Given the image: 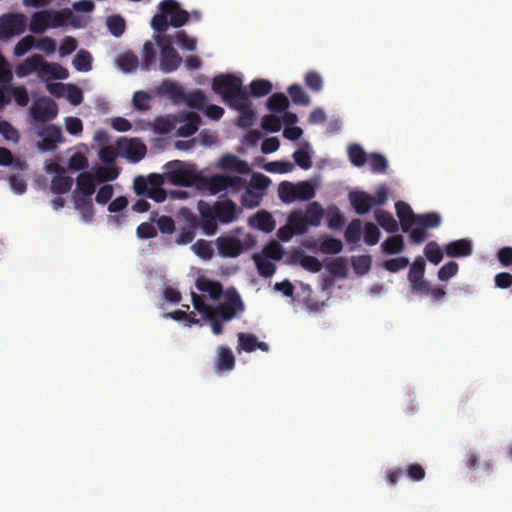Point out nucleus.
Segmentation results:
<instances>
[{
	"mask_svg": "<svg viewBox=\"0 0 512 512\" xmlns=\"http://www.w3.org/2000/svg\"><path fill=\"white\" fill-rule=\"evenodd\" d=\"M212 89L230 108L233 106L243 107L241 102H246V98L249 97L243 89L242 79L232 74L215 76L212 80Z\"/></svg>",
	"mask_w": 512,
	"mask_h": 512,
	"instance_id": "nucleus-1",
	"label": "nucleus"
},
{
	"mask_svg": "<svg viewBox=\"0 0 512 512\" xmlns=\"http://www.w3.org/2000/svg\"><path fill=\"white\" fill-rule=\"evenodd\" d=\"M159 13L151 20V27L159 33L168 30L169 26L179 28L189 20V13L182 9L175 0H163L158 5Z\"/></svg>",
	"mask_w": 512,
	"mask_h": 512,
	"instance_id": "nucleus-2",
	"label": "nucleus"
},
{
	"mask_svg": "<svg viewBox=\"0 0 512 512\" xmlns=\"http://www.w3.org/2000/svg\"><path fill=\"white\" fill-rule=\"evenodd\" d=\"M32 73L39 76H49L54 79H66L69 76L68 70L58 63H49L40 54H33L27 57L16 67L18 77H26Z\"/></svg>",
	"mask_w": 512,
	"mask_h": 512,
	"instance_id": "nucleus-3",
	"label": "nucleus"
},
{
	"mask_svg": "<svg viewBox=\"0 0 512 512\" xmlns=\"http://www.w3.org/2000/svg\"><path fill=\"white\" fill-rule=\"evenodd\" d=\"M165 176L169 183L184 187H202L204 176L195 169L194 165L175 160L166 164Z\"/></svg>",
	"mask_w": 512,
	"mask_h": 512,
	"instance_id": "nucleus-4",
	"label": "nucleus"
},
{
	"mask_svg": "<svg viewBox=\"0 0 512 512\" xmlns=\"http://www.w3.org/2000/svg\"><path fill=\"white\" fill-rule=\"evenodd\" d=\"M224 295L226 302L218 304L216 307L212 308L210 315L227 322L236 317L238 313L244 311V304L235 288L227 289Z\"/></svg>",
	"mask_w": 512,
	"mask_h": 512,
	"instance_id": "nucleus-5",
	"label": "nucleus"
},
{
	"mask_svg": "<svg viewBox=\"0 0 512 512\" xmlns=\"http://www.w3.org/2000/svg\"><path fill=\"white\" fill-rule=\"evenodd\" d=\"M160 46V69L164 73H171L179 68L182 58L175 48L171 45L172 37L162 35L157 39Z\"/></svg>",
	"mask_w": 512,
	"mask_h": 512,
	"instance_id": "nucleus-6",
	"label": "nucleus"
},
{
	"mask_svg": "<svg viewBox=\"0 0 512 512\" xmlns=\"http://www.w3.org/2000/svg\"><path fill=\"white\" fill-rule=\"evenodd\" d=\"M27 18L21 13L5 14L0 18V39L6 40L26 30Z\"/></svg>",
	"mask_w": 512,
	"mask_h": 512,
	"instance_id": "nucleus-7",
	"label": "nucleus"
},
{
	"mask_svg": "<svg viewBox=\"0 0 512 512\" xmlns=\"http://www.w3.org/2000/svg\"><path fill=\"white\" fill-rule=\"evenodd\" d=\"M117 150L120 155L134 163L142 160L147 152L146 145L141 140L136 138L119 139L117 141Z\"/></svg>",
	"mask_w": 512,
	"mask_h": 512,
	"instance_id": "nucleus-8",
	"label": "nucleus"
},
{
	"mask_svg": "<svg viewBox=\"0 0 512 512\" xmlns=\"http://www.w3.org/2000/svg\"><path fill=\"white\" fill-rule=\"evenodd\" d=\"M425 259L418 256V294L427 296L432 302H438L446 295L445 287H433L431 283L424 279Z\"/></svg>",
	"mask_w": 512,
	"mask_h": 512,
	"instance_id": "nucleus-9",
	"label": "nucleus"
},
{
	"mask_svg": "<svg viewBox=\"0 0 512 512\" xmlns=\"http://www.w3.org/2000/svg\"><path fill=\"white\" fill-rule=\"evenodd\" d=\"M42 140L38 142L37 147L40 151H53L57 144L63 141L61 127L50 124L37 132Z\"/></svg>",
	"mask_w": 512,
	"mask_h": 512,
	"instance_id": "nucleus-10",
	"label": "nucleus"
},
{
	"mask_svg": "<svg viewBox=\"0 0 512 512\" xmlns=\"http://www.w3.org/2000/svg\"><path fill=\"white\" fill-rule=\"evenodd\" d=\"M215 244L219 256L224 258H235L243 252L242 241L233 236H219Z\"/></svg>",
	"mask_w": 512,
	"mask_h": 512,
	"instance_id": "nucleus-11",
	"label": "nucleus"
},
{
	"mask_svg": "<svg viewBox=\"0 0 512 512\" xmlns=\"http://www.w3.org/2000/svg\"><path fill=\"white\" fill-rule=\"evenodd\" d=\"M212 214L222 224H229L237 218V205L230 199L210 204Z\"/></svg>",
	"mask_w": 512,
	"mask_h": 512,
	"instance_id": "nucleus-12",
	"label": "nucleus"
},
{
	"mask_svg": "<svg viewBox=\"0 0 512 512\" xmlns=\"http://www.w3.org/2000/svg\"><path fill=\"white\" fill-rule=\"evenodd\" d=\"M395 208L403 231H409L410 242L416 243V228H412V225L416 222V218L411 207L403 201H398L395 204Z\"/></svg>",
	"mask_w": 512,
	"mask_h": 512,
	"instance_id": "nucleus-13",
	"label": "nucleus"
},
{
	"mask_svg": "<svg viewBox=\"0 0 512 512\" xmlns=\"http://www.w3.org/2000/svg\"><path fill=\"white\" fill-rule=\"evenodd\" d=\"M34 120L45 122L53 120L58 114L57 104L49 98L40 99L31 109Z\"/></svg>",
	"mask_w": 512,
	"mask_h": 512,
	"instance_id": "nucleus-14",
	"label": "nucleus"
},
{
	"mask_svg": "<svg viewBox=\"0 0 512 512\" xmlns=\"http://www.w3.org/2000/svg\"><path fill=\"white\" fill-rule=\"evenodd\" d=\"M218 167L224 171H233L241 175L249 174L251 169L249 164L233 154H224L219 162Z\"/></svg>",
	"mask_w": 512,
	"mask_h": 512,
	"instance_id": "nucleus-15",
	"label": "nucleus"
},
{
	"mask_svg": "<svg viewBox=\"0 0 512 512\" xmlns=\"http://www.w3.org/2000/svg\"><path fill=\"white\" fill-rule=\"evenodd\" d=\"M348 198L353 209L359 215L368 213L374 205V197L363 191H352Z\"/></svg>",
	"mask_w": 512,
	"mask_h": 512,
	"instance_id": "nucleus-16",
	"label": "nucleus"
},
{
	"mask_svg": "<svg viewBox=\"0 0 512 512\" xmlns=\"http://www.w3.org/2000/svg\"><path fill=\"white\" fill-rule=\"evenodd\" d=\"M198 211L201 217V227L204 233L208 236L214 235L217 230V219L212 214L210 203L199 201Z\"/></svg>",
	"mask_w": 512,
	"mask_h": 512,
	"instance_id": "nucleus-17",
	"label": "nucleus"
},
{
	"mask_svg": "<svg viewBox=\"0 0 512 512\" xmlns=\"http://www.w3.org/2000/svg\"><path fill=\"white\" fill-rule=\"evenodd\" d=\"M249 224L265 233H270L275 229L276 223L272 215L261 210L249 219Z\"/></svg>",
	"mask_w": 512,
	"mask_h": 512,
	"instance_id": "nucleus-18",
	"label": "nucleus"
},
{
	"mask_svg": "<svg viewBox=\"0 0 512 512\" xmlns=\"http://www.w3.org/2000/svg\"><path fill=\"white\" fill-rule=\"evenodd\" d=\"M445 253L449 257H465L472 253V243L467 239H459L445 245Z\"/></svg>",
	"mask_w": 512,
	"mask_h": 512,
	"instance_id": "nucleus-19",
	"label": "nucleus"
},
{
	"mask_svg": "<svg viewBox=\"0 0 512 512\" xmlns=\"http://www.w3.org/2000/svg\"><path fill=\"white\" fill-rule=\"evenodd\" d=\"M95 180L96 178L89 172L80 173L77 177V189L75 193L79 192L80 196L91 197L96 190Z\"/></svg>",
	"mask_w": 512,
	"mask_h": 512,
	"instance_id": "nucleus-20",
	"label": "nucleus"
},
{
	"mask_svg": "<svg viewBox=\"0 0 512 512\" xmlns=\"http://www.w3.org/2000/svg\"><path fill=\"white\" fill-rule=\"evenodd\" d=\"M74 207L81 213L85 221H91L94 215V206L91 197L80 196L78 193L73 195Z\"/></svg>",
	"mask_w": 512,
	"mask_h": 512,
	"instance_id": "nucleus-21",
	"label": "nucleus"
},
{
	"mask_svg": "<svg viewBox=\"0 0 512 512\" xmlns=\"http://www.w3.org/2000/svg\"><path fill=\"white\" fill-rule=\"evenodd\" d=\"M243 107L233 106L231 109H234L240 113L237 118V125L242 128L250 127L254 121V111L252 109V103L250 98H246V102H241Z\"/></svg>",
	"mask_w": 512,
	"mask_h": 512,
	"instance_id": "nucleus-22",
	"label": "nucleus"
},
{
	"mask_svg": "<svg viewBox=\"0 0 512 512\" xmlns=\"http://www.w3.org/2000/svg\"><path fill=\"white\" fill-rule=\"evenodd\" d=\"M217 354L216 369L218 371H231L235 366V357L231 349L219 346Z\"/></svg>",
	"mask_w": 512,
	"mask_h": 512,
	"instance_id": "nucleus-23",
	"label": "nucleus"
},
{
	"mask_svg": "<svg viewBox=\"0 0 512 512\" xmlns=\"http://www.w3.org/2000/svg\"><path fill=\"white\" fill-rule=\"evenodd\" d=\"M200 120L198 114L193 112L187 113L184 123L177 129V135L184 138L192 136L197 132Z\"/></svg>",
	"mask_w": 512,
	"mask_h": 512,
	"instance_id": "nucleus-24",
	"label": "nucleus"
},
{
	"mask_svg": "<svg viewBox=\"0 0 512 512\" xmlns=\"http://www.w3.org/2000/svg\"><path fill=\"white\" fill-rule=\"evenodd\" d=\"M196 287L201 292H207L213 300H218L223 294L222 284L218 281L201 278L196 281Z\"/></svg>",
	"mask_w": 512,
	"mask_h": 512,
	"instance_id": "nucleus-25",
	"label": "nucleus"
},
{
	"mask_svg": "<svg viewBox=\"0 0 512 512\" xmlns=\"http://www.w3.org/2000/svg\"><path fill=\"white\" fill-rule=\"evenodd\" d=\"M409 478L412 481L416 480V464H410L407 471L402 468L391 469L386 473L387 483L395 485L401 478Z\"/></svg>",
	"mask_w": 512,
	"mask_h": 512,
	"instance_id": "nucleus-26",
	"label": "nucleus"
},
{
	"mask_svg": "<svg viewBox=\"0 0 512 512\" xmlns=\"http://www.w3.org/2000/svg\"><path fill=\"white\" fill-rule=\"evenodd\" d=\"M377 223L387 232L393 233L398 231V222L393 215L385 210L377 209L374 212Z\"/></svg>",
	"mask_w": 512,
	"mask_h": 512,
	"instance_id": "nucleus-27",
	"label": "nucleus"
},
{
	"mask_svg": "<svg viewBox=\"0 0 512 512\" xmlns=\"http://www.w3.org/2000/svg\"><path fill=\"white\" fill-rule=\"evenodd\" d=\"M48 10L35 12L30 21L29 29L31 32L40 34L50 28L48 23Z\"/></svg>",
	"mask_w": 512,
	"mask_h": 512,
	"instance_id": "nucleus-28",
	"label": "nucleus"
},
{
	"mask_svg": "<svg viewBox=\"0 0 512 512\" xmlns=\"http://www.w3.org/2000/svg\"><path fill=\"white\" fill-rule=\"evenodd\" d=\"M48 23L50 28H59L66 25L67 21L73 16L70 9L66 8L60 11L48 10Z\"/></svg>",
	"mask_w": 512,
	"mask_h": 512,
	"instance_id": "nucleus-29",
	"label": "nucleus"
},
{
	"mask_svg": "<svg viewBox=\"0 0 512 512\" xmlns=\"http://www.w3.org/2000/svg\"><path fill=\"white\" fill-rule=\"evenodd\" d=\"M73 185V179L64 174L55 175L51 181V191L54 194L61 195L69 192Z\"/></svg>",
	"mask_w": 512,
	"mask_h": 512,
	"instance_id": "nucleus-30",
	"label": "nucleus"
},
{
	"mask_svg": "<svg viewBox=\"0 0 512 512\" xmlns=\"http://www.w3.org/2000/svg\"><path fill=\"white\" fill-rule=\"evenodd\" d=\"M288 223L292 226L297 235H302L308 231V223L305 215L300 210H294L288 216Z\"/></svg>",
	"mask_w": 512,
	"mask_h": 512,
	"instance_id": "nucleus-31",
	"label": "nucleus"
},
{
	"mask_svg": "<svg viewBox=\"0 0 512 512\" xmlns=\"http://www.w3.org/2000/svg\"><path fill=\"white\" fill-rule=\"evenodd\" d=\"M423 254L425 259L434 265H438L444 257L443 249L435 241H430L425 245Z\"/></svg>",
	"mask_w": 512,
	"mask_h": 512,
	"instance_id": "nucleus-32",
	"label": "nucleus"
},
{
	"mask_svg": "<svg viewBox=\"0 0 512 512\" xmlns=\"http://www.w3.org/2000/svg\"><path fill=\"white\" fill-rule=\"evenodd\" d=\"M192 251L197 255L200 259L204 261L211 260L214 255V250L212 248L211 242L198 239L192 246Z\"/></svg>",
	"mask_w": 512,
	"mask_h": 512,
	"instance_id": "nucleus-33",
	"label": "nucleus"
},
{
	"mask_svg": "<svg viewBox=\"0 0 512 512\" xmlns=\"http://www.w3.org/2000/svg\"><path fill=\"white\" fill-rule=\"evenodd\" d=\"M323 216L324 209L318 202H312L309 204L305 215L309 226H319Z\"/></svg>",
	"mask_w": 512,
	"mask_h": 512,
	"instance_id": "nucleus-34",
	"label": "nucleus"
},
{
	"mask_svg": "<svg viewBox=\"0 0 512 512\" xmlns=\"http://www.w3.org/2000/svg\"><path fill=\"white\" fill-rule=\"evenodd\" d=\"M278 197L286 204L296 201V185L289 181L281 182L278 186Z\"/></svg>",
	"mask_w": 512,
	"mask_h": 512,
	"instance_id": "nucleus-35",
	"label": "nucleus"
},
{
	"mask_svg": "<svg viewBox=\"0 0 512 512\" xmlns=\"http://www.w3.org/2000/svg\"><path fill=\"white\" fill-rule=\"evenodd\" d=\"M288 106V98L283 93H275L267 100V108L272 112H285Z\"/></svg>",
	"mask_w": 512,
	"mask_h": 512,
	"instance_id": "nucleus-36",
	"label": "nucleus"
},
{
	"mask_svg": "<svg viewBox=\"0 0 512 512\" xmlns=\"http://www.w3.org/2000/svg\"><path fill=\"white\" fill-rule=\"evenodd\" d=\"M253 259L255 261L258 273L262 277L269 278L273 276L276 271V266L273 262L258 254H255Z\"/></svg>",
	"mask_w": 512,
	"mask_h": 512,
	"instance_id": "nucleus-37",
	"label": "nucleus"
},
{
	"mask_svg": "<svg viewBox=\"0 0 512 512\" xmlns=\"http://www.w3.org/2000/svg\"><path fill=\"white\" fill-rule=\"evenodd\" d=\"M362 223L359 219H353L347 226L344 236L350 244H357L361 239Z\"/></svg>",
	"mask_w": 512,
	"mask_h": 512,
	"instance_id": "nucleus-38",
	"label": "nucleus"
},
{
	"mask_svg": "<svg viewBox=\"0 0 512 512\" xmlns=\"http://www.w3.org/2000/svg\"><path fill=\"white\" fill-rule=\"evenodd\" d=\"M225 183V175L218 174L209 178L204 177L202 187H206L211 194H217L226 190Z\"/></svg>",
	"mask_w": 512,
	"mask_h": 512,
	"instance_id": "nucleus-39",
	"label": "nucleus"
},
{
	"mask_svg": "<svg viewBox=\"0 0 512 512\" xmlns=\"http://www.w3.org/2000/svg\"><path fill=\"white\" fill-rule=\"evenodd\" d=\"M250 93L255 97H263L272 91V83L266 79L253 80L250 85Z\"/></svg>",
	"mask_w": 512,
	"mask_h": 512,
	"instance_id": "nucleus-40",
	"label": "nucleus"
},
{
	"mask_svg": "<svg viewBox=\"0 0 512 512\" xmlns=\"http://www.w3.org/2000/svg\"><path fill=\"white\" fill-rule=\"evenodd\" d=\"M348 157L354 166L361 167L367 162L368 156L359 144H352L348 148Z\"/></svg>",
	"mask_w": 512,
	"mask_h": 512,
	"instance_id": "nucleus-41",
	"label": "nucleus"
},
{
	"mask_svg": "<svg viewBox=\"0 0 512 512\" xmlns=\"http://www.w3.org/2000/svg\"><path fill=\"white\" fill-rule=\"evenodd\" d=\"M404 242L401 235H394L387 238L382 244L381 248L385 254H396L403 250Z\"/></svg>",
	"mask_w": 512,
	"mask_h": 512,
	"instance_id": "nucleus-42",
	"label": "nucleus"
},
{
	"mask_svg": "<svg viewBox=\"0 0 512 512\" xmlns=\"http://www.w3.org/2000/svg\"><path fill=\"white\" fill-rule=\"evenodd\" d=\"M92 56L86 50H80L73 59V65L76 70L81 72H87L92 67Z\"/></svg>",
	"mask_w": 512,
	"mask_h": 512,
	"instance_id": "nucleus-43",
	"label": "nucleus"
},
{
	"mask_svg": "<svg viewBox=\"0 0 512 512\" xmlns=\"http://www.w3.org/2000/svg\"><path fill=\"white\" fill-rule=\"evenodd\" d=\"M418 216H420V227L428 230L435 229L442 223V216L435 211L418 214Z\"/></svg>",
	"mask_w": 512,
	"mask_h": 512,
	"instance_id": "nucleus-44",
	"label": "nucleus"
},
{
	"mask_svg": "<svg viewBox=\"0 0 512 512\" xmlns=\"http://www.w3.org/2000/svg\"><path fill=\"white\" fill-rule=\"evenodd\" d=\"M288 93L292 99V102L297 105L308 106L310 104V98L298 84H293L288 88Z\"/></svg>",
	"mask_w": 512,
	"mask_h": 512,
	"instance_id": "nucleus-45",
	"label": "nucleus"
},
{
	"mask_svg": "<svg viewBox=\"0 0 512 512\" xmlns=\"http://www.w3.org/2000/svg\"><path fill=\"white\" fill-rule=\"evenodd\" d=\"M271 180L264 174L255 172L252 174L248 187L259 192L265 193V190L270 185Z\"/></svg>",
	"mask_w": 512,
	"mask_h": 512,
	"instance_id": "nucleus-46",
	"label": "nucleus"
},
{
	"mask_svg": "<svg viewBox=\"0 0 512 512\" xmlns=\"http://www.w3.org/2000/svg\"><path fill=\"white\" fill-rule=\"evenodd\" d=\"M119 175V170L113 165L99 167L95 172V178L98 182H107L115 180Z\"/></svg>",
	"mask_w": 512,
	"mask_h": 512,
	"instance_id": "nucleus-47",
	"label": "nucleus"
},
{
	"mask_svg": "<svg viewBox=\"0 0 512 512\" xmlns=\"http://www.w3.org/2000/svg\"><path fill=\"white\" fill-rule=\"evenodd\" d=\"M327 223L328 227L333 230H339L344 226L345 218L336 206L328 209Z\"/></svg>",
	"mask_w": 512,
	"mask_h": 512,
	"instance_id": "nucleus-48",
	"label": "nucleus"
},
{
	"mask_svg": "<svg viewBox=\"0 0 512 512\" xmlns=\"http://www.w3.org/2000/svg\"><path fill=\"white\" fill-rule=\"evenodd\" d=\"M263 193H259L249 187L246 188L245 192L242 194L241 203L246 208H254L260 205L262 200Z\"/></svg>",
	"mask_w": 512,
	"mask_h": 512,
	"instance_id": "nucleus-49",
	"label": "nucleus"
},
{
	"mask_svg": "<svg viewBox=\"0 0 512 512\" xmlns=\"http://www.w3.org/2000/svg\"><path fill=\"white\" fill-rule=\"evenodd\" d=\"M117 62L119 67L125 72L135 70L139 64L138 57L131 52L120 55Z\"/></svg>",
	"mask_w": 512,
	"mask_h": 512,
	"instance_id": "nucleus-50",
	"label": "nucleus"
},
{
	"mask_svg": "<svg viewBox=\"0 0 512 512\" xmlns=\"http://www.w3.org/2000/svg\"><path fill=\"white\" fill-rule=\"evenodd\" d=\"M367 161L371 167L372 172L385 173L388 167L386 158L379 153H371L367 157Z\"/></svg>",
	"mask_w": 512,
	"mask_h": 512,
	"instance_id": "nucleus-51",
	"label": "nucleus"
},
{
	"mask_svg": "<svg viewBox=\"0 0 512 512\" xmlns=\"http://www.w3.org/2000/svg\"><path fill=\"white\" fill-rule=\"evenodd\" d=\"M264 169L270 173L285 174L294 169V164L290 161H272L264 165Z\"/></svg>",
	"mask_w": 512,
	"mask_h": 512,
	"instance_id": "nucleus-52",
	"label": "nucleus"
},
{
	"mask_svg": "<svg viewBox=\"0 0 512 512\" xmlns=\"http://www.w3.org/2000/svg\"><path fill=\"white\" fill-rule=\"evenodd\" d=\"M326 269L332 275L344 277L347 272L344 258L338 257L326 262Z\"/></svg>",
	"mask_w": 512,
	"mask_h": 512,
	"instance_id": "nucleus-53",
	"label": "nucleus"
},
{
	"mask_svg": "<svg viewBox=\"0 0 512 512\" xmlns=\"http://www.w3.org/2000/svg\"><path fill=\"white\" fill-rule=\"evenodd\" d=\"M107 27L115 37H120L125 31V20L119 15H113L107 19Z\"/></svg>",
	"mask_w": 512,
	"mask_h": 512,
	"instance_id": "nucleus-54",
	"label": "nucleus"
},
{
	"mask_svg": "<svg viewBox=\"0 0 512 512\" xmlns=\"http://www.w3.org/2000/svg\"><path fill=\"white\" fill-rule=\"evenodd\" d=\"M172 41L176 42L182 49L194 51L196 49V40L187 35L184 30L176 32Z\"/></svg>",
	"mask_w": 512,
	"mask_h": 512,
	"instance_id": "nucleus-55",
	"label": "nucleus"
},
{
	"mask_svg": "<svg viewBox=\"0 0 512 512\" xmlns=\"http://www.w3.org/2000/svg\"><path fill=\"white\" fill-rule=\"evenodd\" d=\"M296 185V199L302 201L311 200L315 196L314 187L307 181L299 182Z\"/></svg>",
	"mask_w": 512,
	"mask_h": 512,
	"instance_id": "nucleus-56",
	"label": "nucleus"
},
{
	"mask_svg": "<svg viewBox=\"0 0 512 512\" xmlns=\"http://www.w3.org/2000/svg\"><path fill=\"white\" fill-rule=\"evenodd\" d=\"M371 257L369 255H360L352 258V266L359 275L366 274L371 267Z\"/></svg>",
	"mask_w": 512,
	"mask_h": 512,
	"instance_id": "nucleus-57",
	"label": "nucleus"
},
{
	"mask_svg": "<svg viewBox=\"0 0 512 512\" xmlns=\"http://www.w3.org/2000/svg\"><path fill=\"white\" fill-rule=\"evenodd\" d=\"M257 338L253 334L244 332L238 333V346L239 349L246 352H253L256 349Z\"/></svg>",
	"mask_w": 512,
	"mask_h": 512,
	"instance_id": "nucleus-58",
	"label": "nucleus"
},
{
	"mask_svg": "<svg viewBox=\"0 0 512 512\" xmlns=\"http://www.w3.org/2000/svg\"><path fill=\"white\" fill-rule=\"evenodd\" d=\"M342 249L343 244L341 240L333 237L324 239L320 245V250L326 254H338Z\"/></svg>",
	"mask_w": 512,
	"mask_h": 512,
	"instance_id": "nucleus-59",
	"label": "nucleus"
},
{
	"mask_svg": "<svg viewBox=\"0 0 512 512\" xmlns=\"http://www.w3.org/2000/svg\"><path fill=\"white\" fill-rule=\"evenodd\" d=\"M156 59V51L154 45L147 41L143 46V54H142V69L149 70L150 66L155 62Z\"/></svg>",
	"mask_w": 512,
	"mask_h": 512,
	"instance_id": "nucleus-60",
	"label": "nucleus"
},
{
	"mask_svg": "<svg viewBox=\"0 0 512 512\" xmlns=\"http://www.w3.org/2000/svg\"><path fill=\"white\" fill-rule=\"evenodd\" d=\"M293 159L295 163L304 170H308L312 167L311 155L304 148L297 149L293 153Z\"/></svg>",
	"mask_w": 512,
	"mask_h": 512,
	"instance_id": "nucleus-61",
	"label": "nucleus"
},
{
	"mask_svg": "<svg viewBox=\"0 0 512 512\" xmlns=\"http://www.w3.org/2000/svg\"><path fill=\"white\" fill-rule=\"evenodd\" d=\"M379 237L380 231L378 227L371 222L366 223L364 227V242L367 245L373 246L378 243Z\"/></svg>",
	"mask_w": 512,
	"mask_h": 512,
	"instance_id": "nucleus-62",
	"label": "nucleus"
},
{
	"mask_svg": "<svg viewBox=\"0 0 512 512\" xmlns=\"http://www.w3.org/2000/svg\"><path fill=\"white\" fill-rule=\"evenodd\" d=\"M0 134L6 139L13 142H18L20 139L19 132L8 121H0Z\"/></svg>",
	"mask_w": 512,
	"mask_h": 512,
	"instance_id": "nucleus-63",
	"label": "nucleus"
},
{
	"mask_svg": "<svg viewBox=\"0 0 512 512\" xmlns=\"http://www.w3.org/2000/svg\"><path fill=\"white\" fill-rule=\"evenodd\" d=\"M459 266L455 261H449L438 270V279L447 281L458 272Z\"/></svg>",
	"mask_w": 512,
	"mask_h": 512,
	"instance_id": "nucleus-64",
	"label": "nucleus"
}]
</instances>
